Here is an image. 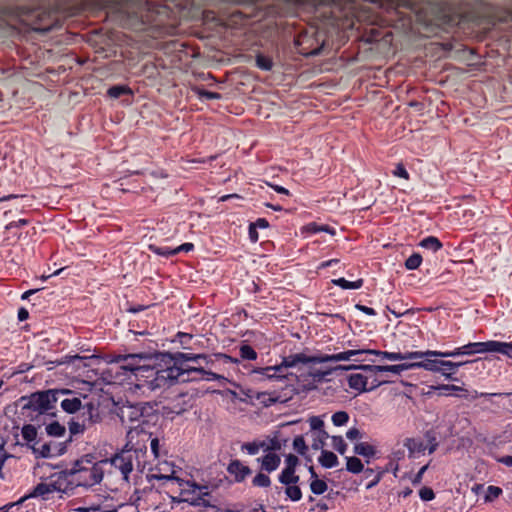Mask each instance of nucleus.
Instances as JSON below:
<instances>
[{
    "mask_svg": "<svg viewBox=\"0 0 512 512\" xmlns=\"http://www.w3.org/2000/svg\"><path fill=\"white\" fill-rule=\"evenodd\" d=\"M186 398V394H179L175 398L170 400L164 408L167 409L169 413L179 415L187 411L188 408L191 406L189 401L186 400Z\"/></svg>",
    "mask_w": 512,
    "mask_h": 512,
    "instance_id": "nucleus-24",
    "label": "nucleus"
},
{
    "mask_svg": "<svg viewBox=\"0 0 512 512\" xmlns=\"http://www.w3.org/2000/svg\"><path fill=\"white\" fill-rule=\"evenodd\" d=\"M57 398L62 410L68 414L85 411L88 400L86 395L69 389H57Z\"/></svg>",
    "mask_w": 512,
    "mask_h": 512,
    "instance_id": "nucleus-10",
    "label": "nucleus"
},
{
    "mask_svg": "<svg viewBox=\"0 0 512 512\" xmlns=\"http://www.w3.org/2000/svg\"><path fill=\"white\" fill-rule=\"evenodd\" d=\"M55 491L52 490V487L49 482H41L34 487V489L28 494L19 499L17 504L23 503L28 498L32 497H41L44 500H48L51 498V494Z\"/></svg>",
    "mask_w": 512,
    "mask_h": 512,
    "instance_id": "nucleus-22",
    "label": "nucleus"
},
{
    "mask_svg": "<svg viewBox=\"0 0 512 512\" xmlns=\"http://www.w3.org/2000/svg\"><path fill=\"white\" fill-rule=\"evenodd\" d=\"M138 3L141 4V6L137 7V11H134V7H127L129 13L130 10H132V25L145 26L164 24L165 16L169 13V7L166 4L156 5L158 2L149 1Z\"/></svg>",
    "mask_w": 512,
    "mask_h": 512,
    "instance_id": "nucleus-3",
    "label": "nucleus"
},
{
    "mask_svg": "<svg viewBox=\"0 0 512 512\" xmlns=\"http://www.w3.org/2000/svg\"><path fill=\"white\" fill-rule=\"evenodd\" d=\"M501 494H502V489L500 487L490 485L487 487L485 501L492 502L494 499L498 498Z\"/></svg>",
    "mask_w": 512,
    "mask_h": 512,
    "instance_id": "nucleus-56",
    "label": "nucleus"
},
{
    "mask_svg": "<svg viewBox=\"0 0 512 512\" xmlns=\"http://www.w3.org/2000/svg\"><path fill=\"white\" fill-rule=\"evenodd\" d=\"M283 369L281 367V364L274 365V366H267L263 368H256L253 370V373L259 374L267 379H279V378H285V375L283 374Z\"/></svg>",
    "mask_w": 512,
    "mask_h": 512,
    "instance_id": "nucleus-28",
    "label": "nucleus"
},
{
    "mask_svg": "<svg viewBox=\"0 0 512 512\" xmlns=\"http://www.w3.org/2000/svg\"><path fill=\"white\" fill-rule=\"evenodd\" d=\"M194 359H195V362H197L196 367H204L205 369H206V367H209L210 364L213 363L211 358L206 354H197Z\"/></svg>",
    "mask_w": 512,
    "mask_h": 512,
    "instance_id": "nucleus-61",
    "label": "nucleus"
},
{
    "mask_svg": "<svg viewBox=\"0 0 512 512\" xmlns=\"http://www.w3.org/2000/svg\"><path fill=\"white\" fill-rule=\"evenodd\" d=\"M419 245L422 248L431 250L433 252H437L443 246L442 243L440 242V240L435 236H428V237L422 239L421 242L419 243Z\"/></svg>",
    "mask_w": 512,
    "mask_h": 512,
    "instance_id": "nucleus-37",
    "label": "nucleus"
},
{
    "mask_svg": "<svg viewBox=\"0 0 512 512\" xmlns=\"http://www.w3.org/2000/svg\"><path fill=\"white\" fill-rule=\"evenodd\" d=\"M349 420V415L345 411H338L332 415V422L335 426H343Z\"/></svg>",
    "mask_w": 512,
    "mask_h": 512,
    "instance_id": "nucleus-54",
    "label": "nucleus"
},
{
    "mask_svg": "<svg viewBox=\"0 0 512 512\" xmlns=\"http://www.w3.org/2000/svg\"><path fill=\"white\" fill-rule=\"evenodd\" d=\"M293 448L301 455H304L307 452L308 447L305 443L303 436L299 435L294 438Z\"/></svg>",
    "mask_w": 512,
    "mask_h": 512,
    "instance_id": "nucleus-55",
    "label": "nucleus"
},
{
    "mask_svg": "<svg viewBox=\"0 0 512 512\" xmlns=\"http://www.w3.org/2000/svg\"><path fill=\"white\" fill-rule=\"evenodd\" d=\"M179 369V382H191V381H219L224 379L223 376L216 374L204 367L187 366L178 367Z\"/></svg>",
    "mask_w": 512,
    "mask_h": 512,
    "instance_id": "nucleus-12",
    "label": "nucleus"
},
{
    "mask_svg": "<svg viewBox=\"0 0 512 512\" xmlns=\"http://www.w3.org/2000/svg\"><path fill=\"white\" fill-rule=\"evenodd\" d=\"M346 469L347 471L358 474L364 470V466L361 460L357 457H347L346 458Z\"/></svg>",
    "mask_w": 512,
    "mask_h": 512,
    "instance_id": "nucleus-41",
    "label": "nucleus"
},
{
    "mask_svg": "<svg viewBox=\"0 0 512 512\" xmlns=\"http://www.w3.org/2000/svg\"><path fill=\"white\" fill-rule=\"evenodd\" d=\"M319 463L325 468L336 467L339 463L338 457L331 451L322 450L319 457Z\"/></svg>",
    "mask_w": 512,
    "mask_h": 512,
    "instance_id": "nucleus-33",
    "label": "nucleus"
},
{
    "mask_svg": "<svg viewBox=\"0 0 512 512\" xmlns=\"http://www.w3.org/2000/svg\"><path fill=\"white\" fill-rule=\"evenodd\" d=\"M306 229L308 232L310 233H313V234H316V233H319V232H327V233H330L332 235L335 234V230L331 227H329L328 225H319L317 223H309L307 226H306Z\"/></svg>",
    "mask_w": 512,
    "mask_h": 512,
    "instance_id": "nucleus-50",
    "label": "nucleus"
},
{
    "mask_svg": "<svg viewBox=\"0 0 512 512\" xmlns=\"http://www.w3.org/2000/svg\"><path fill=\"white\" fill-rule=\"evenodd\" d=\"M376 452V448L366 442H360L354 446V453L363 457L372 458Z\"/></svg>",
    "mask_w": 512,
    "mask_h": 512,
    "instance_id": "nucleus-34",
    "label": "nucleus"
},
{
    "mask_svg": "<svg viewBox=\"0 0 512 512\" xmlns=\"http://www.w3.org/2000/svg\"><path fill=\"white\" fill-rule=\"evenodd\" d=\"M40 20L41 22H43V24L41 25V27H39V29L50 30L57 22V17L55 13L49 12L47 13V15H45V17L40 18Z\"/></svg>",
    "mask_w": 512,
    "mask_h": 512,
    "instance_id": "nucleus-52",
    "label": "nucleus"
},
{
    "mask_svg": "<svg viewBox=\"0 0 512 512\" xmlns=\"http://www.w3.org/2000/svg\"><path fill=\"white\" fill-rule=\"evenodd\" d=\"M146 450L142 448L127 449L116 454L111 459V464L115 469H118L123 475V479L128 480L129 474L132 472L134 465L140 466L145 463V460H141L144 457Z\"/></svg>",
    "mask_w": 512,
    "mask_h": 512,
    "instance_id": "nucleus-9",
    "label": "nucleus"
},
{
    "mask_svg": "<svg viewBox=\"0 0 512 512\" xmlns=\"http://www.w3.org/2000/svg\"><path fill=\"white\" fill-rule=\"evenodd\" d=\"M404 446L409 451V456L413 457L415 454L423 453L426 450V445L419 438H406Z\"/></svg>",
    "mask_w": 512,
    "mask_h": 512,
    "instance_id": "nucleus-29",
    "label": "nucleus"
},
{
    "mask_svg": "<svg viewBox=\"0 0 512 512\" xmlns=\"http://www.w3.org/2000/svg\"><path fill=\"white\" fill-rule=\"evenodd\" d=\"M263 446L264 442H247L242 445L241 449L247 451L250 455H256Z\"/></svg>",
    "mask_w": 512,
    "mask_h": 512,
    "instance_id": "nucleus-57",
    "label": "nucleus"
},
{
    "mask_svg": "<svg viewBox=\"0 0 512 512\" xmlns=\"http://www.w3.org/2000/svg\"><path fill=\"white\" fill-rule=\"evenodd\" d=\"M328 374H329V371H322L320 369H312L311 371H309L308 376L311 377L314 382H320Z\"/></svg>",
    "mask_w": 512,
    "mask_h": 512,
    "instance_id": "nucleus-62",
    "label": "nucleus"
},
{
    "mask_svg": "<svg viewBox=\"0 0 512 512\" xmlns=\"http://www.w3.org/2000/svg\"><path fill=\"white\" fill-rule=\"evenodd\" d=\"M317 10H322V14L327 17V24L331 25L337 29H346L354 27V17L359 21L360 16H356L354 13V7L349 8V12L343 13L344 2H317ZM349 4H354L355 2H348Z\"/></svg>",
    "mask_w": 512,
    "mask_h": 512,
    "instance_id": "nucleus-4",
    "label": "nucleus"
},
{
    "mask_svg": "<svg viewBox=\"0 0 512 512\" xmlns=\"http://www.w3.org/2000/svg\"><path fill=\"white\" fill-rule=\"evenodd\" d=\"M409 366H401L400 364L396 365H349V366H340V368H343L345 370H351V369H361L365 372H371L373 374H379L383 372H392L394 374H400L403 371H407V368Z\"/></svg>",
    "mask_w": 512,
    "mask_h": 512,
    "instance_id": "nucleus-18",
    "label": "nucleus"
},
{
    "mask_svg": "<svg viewBox=\"0 0 512 512\" xmlns=\"http://www.w3.org/2000/svg\"><path fill=\"white\" fill-rule=\"evenodd\" d=\"M367 354H373L381 356L383 359L389 361H401V360H418L420 357L426 355L427 353H417V352H388V351H380V350H372L367 349Z\"/></svg>",
    "mask_w": 512,
    "mask_h": 512,
    "instance_id": "nucleus-19",
    "label": "nucleus"
},
{
    "mask_svg": "<svg viewBox=\"0 0 512 512\" xmlns=\"http://www.w3.org/2000/svg\"><path fill=\"white\" fill-rule=\"evenodd\" d=\"M475 354L477 353H497L498 341L490 340L486 342H472Z\"/></svg>",
    "mask_w": 512,
    "mask_h": 512,
    "instance_id": "nucleus-31",
    "label": "nucleus"
},
{
    "mask_svg": "<svg viewBox=\"0 0 512 512\" xmlns=\"http://www.w3.org/2000/svg\"><path fill=\"white\" fill-rule=\"evenodd\" d=\"M332 446L338 451L340 454H344L347 448V444L341 436H333L332 437Z\"/></svg>",
    "mask_w": 512,
    "mask_h": 512,
    "instance_id": "nucleus-59",
    "label": "nucleus"
},
{
    "mask_svg": "<svg viewBox=\"0 0 512 512\" xmlns=\"http://www.w3.org/2000/svg\"><path fill=\"white\" fill-rule=\"evenodd\" d=\"M497 353L503 354L512 359V343L498 341Z\"/></svg>",
    "mask_w": 512,
    "mask_h": 512,
    "instance_id": "nucleus-60",
    "label": "nucleus"
},
{
    "mask_svg": "<svg viewBox=\"0 0 512 512\" xmlns=\"http://www.w3.org/2000/svg\"><path fill=\"white\" fill-rule=\"evenodd\" d=\"M252 485L254 487L267 488L271 485V479L267 474L259 472L252 479Z\"/></svg>",
    "mask_w": 512,
    "mask_h": 512,
    "instance_id": "nucleus-44",
    "label": "nucleus"
},
{
    "mask_svg": "<svg viewBox=\"0 0 512 512\" xmlns=\"http://www.w3.org/2000/svg\"><path fill=\"white\" fill-rule=\"evenodd\" d=\"M239 355L242 360L253 361L258 357L257 352L248 344L242 343L239 346Z\"/></svg>",
    "mask_w": 512,
    "mask_h": 512,
    "instance_id": "nucleus-39",
    "label": "nucleus"
},
{
    "mask_svg": "<svg viewBox=\"0 0 512 512\" xmlns=\"http://www.w3.org/2000/svg\"><path fill=\"white\" fill-rule=\"evenodd\" d=\"M227 472L234 477V482L241 483L251 475L252 470L247 465H244L240 460L235 459L231 460L228 464Z\"/></svg>",
    "mask_w": 512,
    "mask_h": 512,
    "instance_id": "nucleus-21",
    "label": "nucleus"
},
{
    "mask_svg": "<svg viewBox=\"0 0 512 512\" xmlns=\"http://www.w3.org/2000/svg\"><path fill=\"white\" fill-rule=\"evenodd\" d=\"M310 427L313 431L316 432V434L319 435L321 438H328V433L324 430V422L319 417H311L309 420Z\"/></svg>",
    "mask_w": 512,
    "mask_h": 512,
    "instance_id": "nucleus-38",
    "label": "nucleus"
},
{
    "mask_svg": "<svg viewBox=\"0 0 512 512\" xmlns=\"http://www.w3.org/2000/svg\"><path fill=\"white\" fill-rule=\"evenodd\" d=\"M299 464V459L294 454H289L285 458V468L296 470Z\"/></svg>",
    "mask_w": 512,
    "mask_h": 512,
    "instance_id": "nucleus-64",
    "label": "nucleus"
},
{
    "mask_svg": "<svg viewBox=\"0 0 512 512\" xmlns=\"http://www.w3.org/2000/svg\"><path fill=\"white\" fill-rule=\"evenodd\" d=\"M68 473V469H65L50 476L48 482L50 483L52 490L68 494L74 489L71 477Z\"/></svg>",
    "mask_w": 512,
    "mask_h": 512,
    "instance_id": "nucleus-16",
    "label": "nucleus"
},
{
    "mask_svg": "<svg viewBox=\"0 0 512 512\" xmlns=\"http://www.w3.org/2000/svg\"><path fill=\"white\" fill-rule=\"evenodd\" d=\"M367 354V349H358V350H348L344 352H340L337 354H321V363H327V362H339V361H349L354 356L360 355V354Z\"/></svg>",
    "mask_w": 512,
    "mask_h": 512,
    "instance_id": "nucleus-23",
    "label": "nucleus"
},
{
    "mask_svg": "<svg viewBox=\"0 0 512 512\" xmlns=\"http://www.w3.org/2000/svg\"><path fill=\"white\" fill-rule=\"evenodd\" d=\"M194 490L190 493L193 496L190 499H186L190 505L198 507H214L208 500H206V496L210 495V492L208 491V488L206 486H200L197 484H193Z\"/></svg>",
    "mask_w": 512,
    "mask_h": 512,
    "instance_id": "nucleus-20",
    "label": "nucleus"
},
{
    "mask_svg": "<svg viewBox=\"0 0 512 512\" xmlns=\"http://www.w3.org/2000/svg\"><path fill=\"white\" fill-rule=\"evenodd\" d=\"M142 441L149 440L148 437L141 436ZM150 450L153 454L154 458H160L162 455L166 454V452H162L160 449V441L158 438H151L150 437Z\"/></svg>",
    "mask_w": 512,
    "mask_h": 512,
    "instance_id": "nucleus-47",
    "label": "nucleus"
},
{
    "mask_svg": "<svg viewBox=\"0 0 512 512\" xmlns=\"http://www.w3.org/2000/svg\"><path fill=\"white\" fill-rule=\"evenodd\" d=\"M73 487H92L101 482L103 478L102 467L94 462V457L86 455L76 460L68 469Z\"/></svg>",
    "mask_w": 512,
    "mask_h": 512,
    "instance_id": "nucleus-2",
    "label": "nucleus"
},
{
    "mask_svg": "<svg viewBox=\"0 0 512 512\" xmlns=\"http://www.w3.org/2000/svg\"><path fill=\"white\" fill-rule=\"evenodd\" d=\"M107 94L109 97L117 99L122 95L132 94V90L126 85H115L107 90Z\"/></svg>",
    "mask_w": 512,
    "mask_h": 512,
    "instance_id": "nucleus-40",
    "label": "nucleus"
},
{
    "mask_svg": "<svg viewBox=\"0 0 512 512\" xmlns=\"http://www.w3.org/2000/svg\"><path fill=\"white\" fill-rule=\"evenodd\" d=\"M472 342L463 345L461 347L455 348L453 351H446V353H430L431 355H441V358H448V357H457L461 355H474V349Z\"/></svg>",
    "mask_w": 512,
    "mask_h": 512,
    "instance_id": "nucleus-30",
    "label": "nucleus"
},
{
    "mask_svg": "<svg viewBox=\"0 0 512 512\" xmlns=\"http://www.w3.org/2000/svg\"><path fill=\"white\" fill-rule=\"evenodd\" d=\"M150 250L159 255V256H163V257H171V256H174L176 255V251H175V248L172 249L168 246H154V245H150Z\"/></svg>",
    "mask_w": 512,
    "mask_h": 512,
    "instance_id": "nucleus-49",
    "label": "nucleus"
},
{
    "mask_svg": "<svg viewBox=\"0 0 512 512\" xmlns=\"http://www.w3.org/2000/svg\"><path fill=\"white\" fill-rule=\"evenodd\" d=\"M142 418L143 411L139 406H128L121 410V419L123 422H138L136 426L129 427L127 437L130 439V441L134 438L135 435L143 436V438H150V436H152L151 433L144 431L143 424L145 423V420H142Z\"/></svg>",
    "mask_w": 512,
    "mask_h": 512,
    "instance_id": "nucleus-11",
    "label": "nucleus"
},
{
    "mask_svg": "<svg viewBox=\"0 0 512 512\" xmlns=\"http://www.w3.org/2000/svg\"><path fill=\"white\" fill-rule=\"evenodd\" d=\"M309 363H314V364L321 363V354L314 355V356H308L305 353L290 354L286 357H283L280 364L284 371L287 368L297 367L299 364H309Z\"/></svg>",
    "mask_w": 512,
    "mask_h": 512,
    "instance_id": "nucleus-17",
    "label": "nucleus"
},
{
    "mask_svg": "<svg viewBox=\"0 0 512 512\" xmlns=\"http://www.w3.org/2000/svg\"><path fill=\"white\" fill-rule=\"evenodd\" d=\"M258 461H261V469L263 471L271 473L279 467L281 458L275 453H268L261 459L258 458Z\"/></svg>",
    "mask_w": 512,
    "mask_h": 512,
    "instance_id": "nucleus-27",
    "label": "nucleus"
},
{
    "mask_svg": "<svg viewBox=\"0 0 512 512\" xmlns=\"http://www.w3.org/2000/svg\"><path fill=\"white\" fill-rule=\"evenodd\" d=\"M366 373L370 377L369 384L367 386V391H372V390L378 388L379 386H381L382 384L386 383L385 380H381L377 377L378 374H373L371 372H366Z\"/></svg>",
    "mask_w": 512,
    "mask_h": 512,
    "instance_id": "nucleus-58",
    "label": "nucleus"
},
{
    "mask_svg": "<svg viewBox=\"0 0 512 512\" xmlns=\"http://www.w3.org/2000/svg\"><path fill=\"white\" fill-rule=\"evenodd\" d=\"M285 495L287 498H289L291 501H299L302 498V491L300 487L297 484H288L285 485Z\"/></svg>",
    "mask_w": 512,
    "mask_h": 512,
    "instance_id": "nucleus-42",
    "label": "nucleus"
},
{
    "mask_svg": "<svg viewBox=\"0 0 512 512\" xmlns=\"http://www.w3.org/2000/svg\"><path fill=\"white\" fill-rule=\"evenodd\" d=\"M192 91L198 96L200 100H219L222 98L220 93L208 91L198 86L193 87Z\"/></svg>",
    "mask_w": 512,
    "mask_h": 512,
    "instance_id": "nucleus-36",
    "label": "nucleus"
},
{
    "mask_svg": "<svg viewBox=\"0 0 512 512\" xmlns=\"http://www.w3.org/2000/svg\"><path fill=\"white\" fill-rule=\"evenodd\" d=\"M153 358L152 353H132V354H126V355H118L114 359L117 363H122L121 368L124 370H129L132 372H140V371H146L148 365L147 364H140L142 361L146 362L148 360H151Z\"/></svg>",
    "mask_w": 512,
    "mask_h": 512,
    "instance_id": "nucleus-13",
    "label": "nucleus"
},
{
    "mask_svg": "<svg viewBox=\"0 0 512 512\" xmlns=\"http://www.w3.org/2000/svg\"><path fill=\"white\" fill-rule=\"evenodd\" d=\"M295 45L302 55H318L326 45V35L318 28L310 26L298 34Z\"/></svg>",
    "mask_w": 512,
    "mask_h": 512,
    "instance_id": "nucleus-5",
    "label": "nucleus"
},
{
    "mask_svg": "<svg viewBox=\"0 0 512 512\" xmlns=\"http://www.w3.org/2000/svg\"><path fill=\"white\" fill-rule=\"evenodd\" d=\"M470 399H476L479 397H485V398H491V397H508L512 399V392L507 393H487V392H478L476 390L470 392V394L467 396Z\"/></svg>",
    "mask_w": 512,
    "mask_h": 512,
    "instance_id": "nucleus-45",
    "label": "nucleus"
},
{
    "mask_svg": "<svg viewBox=\"0 0 512 512\" xmlns=\"http://www.w3.org/2000/svg\"><path fill=\"white\" fill-rule=\"evenodd\" d=\"M34 454L43 458H54L62 455L66 450L64 443H58L55 441H49L41 443L36 441L32 446Z\"/></svg>",
    "mask_w": 512,
    "mask_h": 512,
    "instance_id": "nucleus-15",
    "label": "nucleus"
},
{
    "mask_svg": "<svg viewBox=\"0 0 512 512\" xmlns=\"http://www.w3.org/2000/svg\"><path fill=\"white\" fill-rule=\"evenodd\" d=\"M383 7L387 4V21H403L405 23V11L413 13L416 21L427 26L446 28L454 23V17L447 7V2H376Z\"/></svg>",
    "mask_w": 512,
    "mask_h": 512,
    "instance_id": "nucleus-1",
    "label": "nucleus"
},
{
    "mask_svg": "<svg viewBox=\"0 0 512 512\" xmlns=\"http://www.w3.org/2000/svg\"><path fill=\"white\" fill-rule=\"evenodd\" d=\"M417 353H427L426 355L420 357V364L416 366H420L421 369L434 372L441 373L446 379L454 380L452 377V373L444 372V369L441 368L442 360L437 359L441 357V355H431L430 353H446V351H436V350H427V351H416Z\"/></svg>",
    "mask_w": 512,
    "mask_h": 512,
    "instance_id": "nucleus-14",
    "label": "nucleus"
},
{
    "mask_svg": "<svg viewBox=\"0 0 512 512\" xmlns=\"http://www.w3.org/2000/svg\"><path fill=\"white\" fill-rule=\"evenodd\" d=\"M370 377L362 373H354L348 376V385L351 389L357 390L358 392L367 391Z\"/></svg>",
    "mask_w": 512,
    "mask_h": 512,
    "instance_id": "nucleus-26",
    "label": "nucleus"
},
{
    "mask_svg": "<svg viewBox=\"0 0 512 512\" xmlns=\"http://www.w3.org/2000/svg\"><path fill=\"white\" fill-rule=\"evenodd\" d=\"M21 433H22L23 439L26 440L28 443L35 441V439L37 437V430L31 424L24 425Z\"/></svg>",
    "mask_w": 512,
    "mask_h": 512,
    "instance_id": "nucleus-51",
    "label": "nucleus"
},
{
    "mask_svg": "<svg viewBox=\"0 0 512 512\" xmlns=\"http://www.w3.org/2000/svg\"><path fill=\"white\" fill-rule=\"evenodd\" d=\"M162 360L165 363L164 367L155 369L148 366L146 369L147 372H150L148 375V378H151L149 385L153 390L169 387L175 383H180L178 367H174V365L167 358L163 357Z\"/></svg>",
    "mask_w": 512,
    "mask_h": 512,
    "instance_id": "nucleus-7",
    "label": "nucleus"
},
{
    "mask_svg": "<svg viewBox=\"0 0 512 512\" xmlns=\"http://www.w3.org/2000/svg\"><path fill=\"white\" fill-rule=\"evenodd\" d=\"M256 65L261 70L270 71L273 67V61L268 56H265L263 54H258L256 56Z\"/></svg>",
    "mask_w": 512,
    "mask_h": 512,
    "instance_id": "nucleus-46",
    "label": "nucleus"
},
{
    "mask_svg": "<svg viewBox=\"0 0 512 512\" xmlns=\"http://www.w3.org/2000/svg\"><path fill=\"white\" fill-rule=\"evenodd\" d=\"M419 496L423 501H431L435 498V493L431 488L423 487L419 491Z\"/></svg>",
    "mask_w": 512,
    "mask_h": 512,
    "instance_id": "nucleus-63",
    "label": "nucleus"
},
{
    "mask_svg": "<svg viewBox=\"0 0 512 512\" xmlns=\"http://www.w3.org/2000/svg\"><path fill=\"white\" fill-rule=\"evenodd\" d=\"M56 393L57 389L35 392L27 398V403L23 405V409L54 416V410H56L58 402Z\"/></svg>",
    "mask_w": 512,
    "mask_h": 512,
    "instance_id": "nucleus-8",
    "label": "nucleus"
},
{
    "mask_svg": "<svg viewBox=\"0 0 512 512\" xmlns=\"http://www.w3.org/2000/svg\"><path fill=\"white\" fill-rule=\"evenodd\" d=\"M363 279H358L356 281H348L345 278L333 279L332 283L338 287H341L345 290H356L360 289L363 286Z\"/></svg>",
    "mask_w": 512,
    "mask_h": 512,
    "instance_id": "nucleus-35",
    "label": "nucleus"
},
{
    "mask_svg": "<svg viewBox=\"0 0 512 512\" xmlns=\"http://www.w3.org/2000/svg\"><path fill=\"white\" fill-rule=\"evenodd\" d=\"M46 432L49 436L60 437L66 432L65 426L59 422L54 421L46 426Z\"/></svg>",
    "mask_w": 512,
    "mask_h": 512,
    "instance_id": "nucleus-43",
    "label": "nucleus"
},
{
    "mask_svg": "<svg viewBox=\"0 0 512 512\" xmlns=\"http://www.w3.org/2000/svg\"><path fill=\"white\" fill-rule=\"evenodd\" d=\"M278 480L283 485L298 484L300 477L296 474V470L284 468L279 474Z\"/></svg>",
    "mask_w": 512,
    "mask_h": 512,
    "instance_id": "nucleus-32",
    "label": "nucleus"
},
{
    "mask_svg": "<svg viewBox=\"0 0 512 512\" xmlns=\"http://www.w3.org/2000/svg\"><path fill=\"white\" fill-rule=\"evenodd\" d=\"M422 263V256L418 253H413L411 256H409L405 262V267L408 270H415L417 269Z\"/></svg>",
    "mask_w": 512,
    "mask_h": 512,
    "instance_id": "nucleus-53",
    "label": "nucleus"
},
{
    "mask_svg": "<svg viewBox=\"0 0 512 512\" xmlns=\"http://www.w3.org/2000/svg\"><path fill=\"white\" fill-rule=\"evenodd\" d=\"M310 489L312 493L316 495H321L328 489V485L324 480L316 478L312 479L310 483Z\"/></svg>",
    "mask_w": 512,
    "mask_h": 512,
    "instance_id": "nucleus-48",
    "label": "nucleus"
},
{
    "mask_svg": "<svg viewBox=\"0 0 512 512\" xmlns=\"http://www.w3.org/2000/svg\"><path fill=\"white\" fill-rule=\"evenodd\" d=\"M102 416L99 404L95 401H89L85 405V411L80 415L72 417L68 422L70 437L82 435L85 430L94 424L100 423Z\"/></svg>",
    "mask_w": 512,
    "mask_h": 512,
    "instance_id": "nucleus-6",
    "label": "nucleus"
},
{
    "mask_svg": "<svg viewBox=\"0 0 512 512\" xmlns=\"http://www.w3.org/2000/svg\"><path fill=\"white\" fill-rule=\"evenodd\" d=\"M197 354L194 353H183L177 352L175 354H165L162 357L167 358L174 365V367H187L190 366V362H195V356Z\"/></svg>",
    "mask_w": 512,
    "mask_h": 512,
    "instance_id": "nucleus-25",
    "label": "nucleus"
}]
</instances>
